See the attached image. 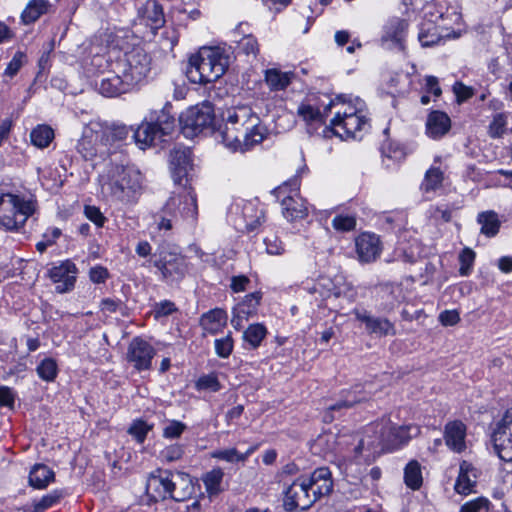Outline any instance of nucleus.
Instances as JSON below:
<instances>
[{
    "mask_svg": "<svg viewBox=\"0 0 512 512\" xmlns=\"http://www.w3.org/2000/svg\"><path fill=\"white\" fill-rule=\"evenodd\" d=\"M113 200L121 203L134 202L141 194L142 175L132 168L114 166L109 170L108 181L103 185Z\"/></svg>",
    "mask_w": 512,
    "mask_h": 512,
    "instance_id": "20e7f679",
    "label": "nucleus"
},
{
    "mask_svg": "<svg viewBox=\"0 0 512 512\" xmlns=\"http://www.w3.org/2000/svg\"><path fill=\"white\" fill-rule=\"evenodd\" d=\"M439 321L444 326H453L460 321L459 313L455 310H445L440 313Z\"/></svg>",
    "mask_w": 512,
    "mask_h": 512,
    "instance_id": "052dcab7",
    "label": "nucleus"
},
{
    "mask_svg": "<svg viewBox=\"0 0 512 512\" xmlns=\"http://www.w3.org/2000/svg\"><path fill=\"white\" fill-rule=\"evenodd\" d=\"M172 483L169 498L181 502L189 499L194 493V486L189 475L184 473H172Z\"/></svg>",
    "mask_w": 512,
    "mask_h": 512,
    "instance_id": "412c9836",
    "label": "nucleus"
},
{
    "mask_svg": "<svg viewBox=\"0 0 512 512\" xmlns=\"http://www.w3.org/2000/svg\"><path fill=\"white\" fill-rule=\"evenodd\" d=\"M188 77L194 83L207 84L218 80L229 65V56L220 47H202L189 59Z\"/></svg>",
    "mask_w": 512,
    "mask_h": 512,
    "instance_id": "f03ea898",
    "label": "nucleus"
},
{
    "mask_svg": "<svg viewBox=\"0 0 512 512\" xmlns=\"http://www.w3.org/2000/svg\"><path fill=\"white\" fill-rule=\"evenodd\" d=\"M282 214L288 221L302 219L307 215V208L299 196H286L281 202Z\"/></svg>",
    "mask_w": 512,
    "mask_h": 512,
    "instance_id": "a878e982",
    "label": "nucleus"
},
{
    "mask_svg": "<svg viewBox=\"0 0 512 512\" xmlns=\"http://www.w3.org/2000/svg\"><path fill=\"white\" fill-rule=\"evenodd\" d=\"M306 481L310 486L317 485L318 483L322 481H330L331 479V472L326 467H321L316 469L310 477L305 478Z\"/></svg>",
    "mask_w": 512,
    "mask_h": 512,
    "instance_id": "13d9d810",
    "label": "nucleus"
},
{
    "mask_svg": "<svg viewBox=\"0 0 512 512\" xmlns=\"http://www.w3.org/2000/svg\"><path fill=\"white\" fill-rule=\"evenodd\" d=\"M233 350V340L230 335L215 340L216 354L221 358H227Z\"/></svg>",
    "mask_w": 512,
    "mask_h": 512,
    "instance_id": "603ef678",
    "label": "nucleus"
},
{
    "mask_svg": "<svg viewBox=\"0 0 512 512\" xmlns=\"http://www.w3.org/2000/svg\"><path fill=\"white\" fill-rule=\"evenodd\" d=\"M295 77L293 72H282L279 69L271 68L265 71L264 80L271 91L286 89Z\"/></svg>",
    "mask_w": 512,
    "mask_h": 512,
    "instance_id": "bb28decb",
    "label": "nucleus"
},
{
    "mask_svg": "<svg viewBox=\"0 0 512 512\" xmlns=\"http://www.w3.org/2000/svg\"><path fill=\"white\" fill-rule=\"evenodd\" d=\"M474 260L475 252L470 248H464L459 255V261L461 263L459 272L462 276H467L470 273Z\"/></svg>",
    "mask_w": 512,
    "mask_h": 512,
    "instance_id": "09e8293b",
    "label": "nucleus"
},
{
    "mask_svg": "<svg viewBox=\"0 0 512 512\" xmlns=\"http://www.w3.org/2000/svg\"><path fill=\"white\" fill-rule=\"evenodd\" d=\"M478 479V470L469 462L462 461L455 483V491L467 495L473 491Z\"/></svg>",
    "mask_w": 512,
    "mask_h": 512,
    "instance_id": "6ab92c4d",
    "label": "nucleus"
},
{
    "mask_svg": "<svg viewBox=\"0 0 512 512\" xmlns=\"http://www.w3.org/2000/svg\"><path fill=\"white\" fill-rule=\"evenodd\" d=\"M118 72L133 86L142 81L151 70V57L141 47H133L115 62Z\"/></svg>",
    "mask_w": 512,
    "mask_h": 512,
    "instance_id": "423d86ee",
    "label": "nucleus"
},
{
    "mask_svg": "<svg viewBox=\"0 0 512 512\" xmlns=\"http://www.w3.org/2000/svg\"><path fill=\"white\" fill-rule=\"evenodd\" d=\"M491 439L499 458L506 462L512 461V409L507 410L497 423Z\"/></svg>",
    "mask_w": 512,
    "mask_h": 512,
    "instance_id": "9d476101",
    "label": "nucleus"
},
{
    "mask_svg": "<svg viewBox=\"0 0 512 512\" xmlns=\"http://www.w3.org/2000/svg\"><path fill=\"white\" fill-rule=\"evenodd\" d=\"M466 426L459 420L449 422L445 426L444 438L446 445L460 453L465 448Z\"/></svg>",
    "mask_w": 512,
    "mask_h": 512,
    "instance_id": "aec40b11",
    "label": "nucleus"
},
{
    "mask_svg": "<svg viewBox=\"0 0 512 512\" xmlns=\"http://www.w3.org/2000/svg\"><path fill=\"white\" fill-rule=\"evenodd\" d=\"M408 24L405 20L394 19L386 27L387 39H390L396 43H401L404 37V33L407 30Z\"/></svg>",
    "mask_w": 512,
    "mask_h": 512,
    "instance_id": "58836bf2",
    "label": "nucleus"
},
{
    "mask_svg": "<svg viewBox=\"0 0 512 512\" xmlns=\"http://www.w3.org/2000/svg\"><path fill=\"white\" fill-rule=\"evenodd\" d=\"M332 226L340 232H348L356 227V219L350 215H337L332 220Z\"/></svg>",
    "mask_w": 512,
    "mask_h": 512,
    "instance_id": "49530a36",
    "label": "nucleus"
},
{
    "mask_svg": "<svg viewBox=\"0 0 512 512\" xmlns=\"http://www.w3.org/2000/svg\"><path fill=\"white\" fill-rule=\"evenodd\" d=\"M55 479L54 472L44 464H35L29 474V483L37 489H44Z\"/></svg>",
    "mask_w": 512,
    "mask_h": 512,
    "instance_id": "c756f323",
    "label": "nucleus"
},
{
    "mask_svg": "<svg viewBox=\"0 0 512 512\" xmlns=\"http://www.w3.org/2000/svg\"><path fill=\"white\" fill-rule=\"evenodd\" d=\"M358 386L354 388L353 391H349L344 400H341L334 405L328 407L323 415V420L326 423H330L335 419L334 413L341 412L342 410L352 408L355 404L360 403L366 400V397H357Z\"/></svg>",
    "mask_w": 512,
    "mask_h": 512,
    "instance_id": "c85d7f7f",
    "label": "nucleus"
},
{
    "mask_svg": "<svg viewBox=\"0 0 512 512\" xmlns=\"http://www.w3.org/2000/svg\"><path fill=\"white\" fill-rule=\"evenodd\" d=\"M183 204L182 214L184 217L195 219L197 216L196 196L191 192H187L183 196Z\"/></svg>",
    "mask_w": 512,
    "mask_h": 512,
    "instance_id": "8fccbe9b",
    "label": "nucleus"
},
{
    "mask_svg": "<svg viewBox=\"0 0 512 512\" xmlns=\"http://www.w3.org/2000/svg\"><path fill=\"white\" fill-rule=\"evenodd\" d=\"M213 122L214 111L210 103L190 107L179 116L181 131L187 138H193L210 129Z\"/></svg>",
    "mask_w": 512,
    "mask_h": 512,
    "instance_id": "0eeeda50",
    "label": "nucleus"
},
{
    "mask_svg": "<svg viewBox=\"0 0 512 512\" xmlns=\"http://www.w3.org/2000/svg\"><path fill=\"white\" fill-rule=\"evenodd\" d=\"M451 127V120L448 115L441 111H432L426 122L427 134L438 139L444 136Z\"/></svg>",
    "mask_w": 512,
    "mask_h": 512,
    "instance_id": "5701e85b",
    "label": "nucleus"
},
{
    "mask_svg": "<svg viewBox=\"0 0 512 512\" xmlns=\"http://www.w3.org/2000/svg\"><path fill=\"white\" fill-rule=\"evenodd\" d=\"M154 355L155 349L148 342L134 338L128 347L127 359L137 370H146L151 367Z\"/></svg>",
    "mask_w": 512,
    "mask_h": 512,
    "instance_id": "ddd939ff",
    "label": "nucleus"
},
{
    "mask_svg": "<svg viewBox=\"0 0 512 512\" xmlns=\"http://www.w3.org/2000/svg\"><path fill=\"white\" fill-rule=\"evenodd\" d=\"M54 137V130L45 124L37 125L30 133L31 143L40 149L48 147Z\"/></svg>",
    "mask_w": 512,
    "mask_h": 512,
    "instance_id": "473e14b6",
    "label": "nucleus"
},
{
    "mask_svg": "<svg viewBox=\"0 0 512 512\" xmlns=\"http://www.w3.org/2000/svg\"><path fill=\"white\" fill-rule=\"evenodd\" d=\"M223 476L224 473L219 468L213 469L204 476L203 481L207 491L210 494H217L221 490L220 484L222 482Z\"/></svg>",
    "mask_w": 512,
    "mask_h": 512,
    "instance_id": "c03bdc74",
    "label": "nucleus"
},
{
    "mask_svg": "<svg viewBox=\"0 0 512 512\" xmlns=\"http://www.w3.org/2000/svg\"><path fill=\"white\" fill-rule=\"evenodd\" d=\"M162 135L159 133L153 122L144 121L142 122L132 134V138L136 145L144 150L155 144L157 138H161Z\"/></svg>",
    "mask_w": 512,
    "mask_h": 512,
    "instance_id": "4be33fe9",
    "label": "nucleus"
},
{
    "mask_svg": "<svg viewBox=\"0 0 512 512\" xmlns=\"http://www.w3.org/2000/svg\"><path fill=\"white\" fill-rule=\"evenodd\" d=\"M477 222L481 225L480 233L487 237L497 235L501 226L498 214L492 210L479 213Z\"/></svg>",
    "mask_w": 512,
    "mask_h": 512,
    "instance_id": "2f4dec72",
    "label": "nucleus"
},
{
    "mask_svg": "<svg viewBox=\"0 0 512 512\" xmlns=\"http://www.w3.org/2000/svg\"><path fill=\"white\" fill-rule=\"evenodd\" d=\"M15 395L11 388L7 386L0 387V406L12 408L14 405Z\"/></svg>",
    "mask_w": 512,
    "mask_h": 512,
    "instance_id": "0e129e2a",
    "label": "nucleus"
},
{
    "mask_svg": "<svg viewBox=\"0 0 512 512\" xmlns=\"http://www.w3.org/2000/svg\"><path fill=\"white\" fill-rule=\"evenodd\" d=\"M331 125L336 129V134L355 137L356 132L361 131L363 126L366 125V119L359 115L357 111H351L350 113L338 111L331 120Z\"/></svg>",
    "mask_w": 512,
    "mask_h": 512,
    "instance_id": "9b49d317",
    "label": "nucleus"
},
{
    "mask_svg": "<svg viewBox=\"0 0 512 512\" xmlns=\"http://www.w3.org/2000/svg\"><path fill=\"white\" fill-rule=\"evenodd\" d=\"M34 212L32 203L17 195H0V225L7 230H18Z\"/></svg>",
    "mask_w": 512,
    "mask_h": 512,
    "instance_id": "39448f33",
    "label": "nucleus"
},
{
    "mask_svg": "<svg viewBox=\"0 0 512 512\" xmlns=\"http://www.w3.org/2000/svg\"><path fill=\"white\" fill-rule=\"evenodd\" d=\"M267 334V330L262 324H251L244 332L243 338L253 348L258 347L264 337Z\"/></svg>",
    "mask_w": 512,
    "mask_h": 512,
    "instance_id": "4c0bfd02",
    "label": "nucleus"
},
{
    "mask_svg": "<svg viewBox=\"0 0 512 512\" xmlns=\"http://www.w3.org/2000/svg\"><path fill=\"white\" fill-rule=\"evenodd\" d=\"M149 430L150 426L144 421L137 420L130 426L128 433L134 436L138 442H143Z\"/></svg>",
    "mask_w": 512,
    "mask_h": 512,
    "instance_id": "864d4df0",
    "label": "nucleus"
},
{
    "mask_svg": "<svg viewBox=\"0 0 512 512\" xmlns=\"http://www.w3.org/2000/svg\"><path fill=\"white\" fill-rule=\"evenodd\" d=\"M61 496V493H59L58 491H54L50 494L43 496L39 501L34 503L33 512H44L45 510L56 504L60 500Z\"/></svg>",
    "mask_w": 512,
    "mask_h": 512,
    "instance_id": "de8ad7c7",
    "label": "nucleus"
},
{
    "mask_svg": "<svg viewBox=\"0 0 512 512\" xmlns=\"http://www.w3.org/2000/svg\"><path fill=\"white\" fill-rule=\"evenodd\" d=\"M132 86L126 77L117 71L116 64H114L113 69L102 76L99 91L104 96L115 97L126 93Z\"/></svg>",
    "mask_w": 512,
    "mask_h": 512,
    "instance_id": "4468645a",
    "label": "nucleus"
},
{
    "mask_svg": "<svg viewBox=\"0 0 512 512\" xmlns=\"http://www.w3.org/2000/svg\"><path fill=\"white\" fill-rule=\"evenodd\" d=\"M261 300V293L254 292L245 297V299L238 305V319L245 318L246 320L256 313L257 307Z\"/></svg>",
    "mask_w": 512,
    "mask_h": 512,
    "instance_id": "c9c22d12",
    "label": "nucleus"
},
{
    "mask_svg": "<svg viewBox=\"0 0 512 512\" xmlns=\"http://www.w3.org/2000/svg\"><path fill=\"white\" fill-rule=\"evenodd\" d=\"M333 488V482L330 481H322L318 483L317 485L311 486V491L313 492L314 496H316V500L322 496L328 495Z\"/></svg>",
    "mask_w": 512,
    "mask_h": 512,
    "instance_id": "e2e57ef3",
    "label": "nucleus"
},
{
    "mask_svg": "<svg viewBox=\"0 0 512 512\" xmlns=\"http://www.w3.org/2000/svg\"><path fill=\"white\" fill-rule=\"evenodd\" d=\"M444 176L443 172L439 168H430L425 175V179L422 183V189L425 192H430L441 187Z\"/></svg>",
    "mask_w": 512,
    "mask_h": 512,
    "instance_id": "79ce46f5",
    "label": "nucleus"
},
{
    "mask_svg": "<svg viewBox=\"0 0 512 512\" xmlns=\"http://www.w3.org/2000/svg\"><path fill=\"white\" fill-rule=\"evenodd\" d=\"M85 215L86 217L94 222L97 226L101 227L104 224L105 217L100 212V210L97 207L94 206H86L85 207Z\"/></svg>",
    "mask_w": 512,
    "mask_h": 512,
    "instance_id": "680f3d73",
    "label": "nucleus"
},
{
    "mask_svg": "<svg viewBox=\"0 0 512 512\" xmlns=\"http://www.w3.org/2000/svg\"><path fill=\"white\" fill-rule=\"evenodd\" d=\"M49 3L47 0H31L21 14L24 24L35 22L42 14L48 10Z\"/></svg>",
    "mask_w": 512,
    "mask_h": 512,
    "instance_id": "72a5a7b5",
    "label": "nucleus"
},
{
    "mask_svg": "<svg viewBox=\"0 0 512 512\" xmlns=\"http://www.w3.org/2000/svg\"><path fill=\"white\" fill-rule=\"evenodd\" d=\"M108 270L102 266H96L90 269L89 276L94 283H104L108 278Z\"/></svg>",
    "mask_w": 512,
    "mask_h": 512,
    "instance_id": "69168bd1",
    "label": "nucleus"
},
{
    "mask_svg": "<svg viewBox=\"0 0 512 512\" xmlns=\"http://www.w3.org/2000/svg\"><path fill=\"white\" fill-rule=\"evenodd\" d=\"M254 450L255 447H251L245 453H239L235 448L224 449L215 452L213 457L231 463L244 462Z\"/></svg>",
    "mask_w": 512,
    "mask_h": 512,
    "instance_id": "a19ab883",
    "label": "nucleus"
},
{
    "mask_svg": "<svg viewBox=\"0 0 512 512\" xmlns=\"http://www.w3.org/2000/svg\"><path fill=\"white\" fill-rule=\"evenodd\" d=\"M100 130L91 127L84 129L81 139L78 141L77 150L86 160H91L98 154L104 153L105 145L101 142Z\"/></svg>",
    "mask_w": 512,
    "mask_h": 512,
    "instance_id": "f3484780",
    "label": "nucleus"
},
{
    "mask_svg": "<svg viewBox=\"0 0 512 512\" xmlns=\"http://www.w3.org/2000/svg\"><path fill=\"white\" fill-rule=\"evenodd\" d=\"M154 266L161 272L167 283H179L187 273L188 267L185 258L177 253L162 251L154 256Z\"/></svg>",
    "mask_w": 512,
    "mask_h": 512,
    "instance_id": "6e6552de",
    "label": "nucleus"
},
{
    "mask_svg": "<svg viewBox=\"0 0 512 512\" xmlns=\"http://www.w3.org/2000/svg\"><path fill=\"white\" fill-rule=\"evenodd\" d=\"M170 167L174 182L181 184L184 177L188 176L192 169V152L184 146H176L170 152Z\"/></svg>",
    "mask_w": 512,
    "mask_h": 512,
    "instance_id": "2eb2a0df",
    "label": "nucleus"
},
{
    "mask_svg": "<svg viewBox=\"0 0 512 512\" xmlns=\"http://www.w3.org/2000/svg\"><path fill=\"white\" fill-rule=\"evenodd\" d=\"M506 124V117L503 114L495 115L492 122L489 125V135L492 138L501 137L505 132Z\"/></svg>",
    "mask_w": 512,
    "mask_h": 512,
    "instance_id": "3c124183",
    "label": "nucleus"
},
{
    "mask_svg": "<svg viewBox=\"0 0 512 512\" xmlns=\"http://www.w3.org/2000/svg\"><path fill=\"white\" fill-rule=\"evenodd\" d=\"M490 501L485 497H478L464 503L459 512H488L490 509Z\"/></svg>",
    "mask_w": 512,
    "mask_h": 512,
    "instance_id": "a18cd8bd",
    "label": "nucleus"
},
{
    "mask_svg": "<svg viewBox=\"0 0 512 512\" xmlns=\"http://www.w3.org/2000/svg\"><path fill=\"white\" fill-rule=\"evenodd\" d=\"M172 473L170 471H159L151 474L146 483V493L151 500L157 502L169 498L171 493Z\"/></svg>",
    "mask_w": 512,
    "mask_h": 512,
    "instance_id": "dca6fc26",
    "label": "nucleus"
},
{
    "mask_svg": "<svg viewBox=\"0 0 512 512\" xmlns=\"http://www.w3.org/2000/svg\"><path fill=\"white\" fill-rule=\"evenodd\" d=\"M316 501L311 491V486L304 477L295 480L286 490L284 498V507L288 512L297 509L305 511L309 509Z\"/></svg>",
    "mask_w": 512,
    "mask_h": 512,
    "instance_id": "1a4fd4ad",
    "label": "nucleus"
},
{
    "mask_svg": "<svg viewBox=\"0 0 512 512\" xmlns=\"http://www.w3.org/2000/svg\"><path fill=\"white\" fill-rule=\"evenodd\" d=\"M250 282L249 278L245 275L234 276L231 279V289L238 293L246 289V285Z\"/></svg>",
    "mask_w": 512,
    "mask_h": 512,
    "instance_id": "774afa93",
    "label": "nucleus"
},
{
    "mask_svg": "<svg viewBox=\"0 0 512 512\" xmlns=\"http://www.w3.org/2000/svg\"><path fill=\"white\" fill-rule=\"evenodd\" d=\"M356 317L365 324L369 333L378 334L380 336L394 335V325L386 318L373 317L367 313H357Z\"/></svg>",
    "mask_w": 512,
    "mask_h": 512,
    "instance_id": "b1692460",
    "label": "nucleus"
},
{
    "mask_svg": "<svg viewBox=\"0 0 512 512\" xmlns=\"http://www.w3.org/2000/svg\"><path fill=\"white\" fill-rule=\"evenodd\" d=\"M420 429L416 425L395 426L388 420L373 424L361 439L358 448L381 447L382 450H393L406 444L412 437L417 436Z\"/></svg>",
    "mask_w": 512,
    "mask_h": 512,
    "instance_id": "7ed1b4c3",
    "label": "nucleus"
},
{
    "mask_svg": "<svg viewBox=\"0 0 512 512\" xmlns=\"http://www.w3.org/2000/svg\"><path fill=\"white\" fill-rule=\"evenodd\" d=\"M176 310L175 304L171 301L165 300L155 306V317L167 316Z\"/></svg>",
    "mask_w": 512,
    "mask_h": 512,
    "instance_id": "338daca9",
    "label": "nucleus"
},
{
    "mask_svg": "<svg viewBox=\"0 0 512 512\" xmlns=\"http://www.w3.org/2000/svg\"><path fill=\"white\" fill-rule=\"evenodd\" d=\"M170 104H167L161 111L150 115L149 121L153 122L162 136L170 135L175 128V118L170 115Z\"/></svg>",
    "mask_w": 512,
    "mask_h": 512,
    "instance_id": "cd10ccee",
    "label": "nucleus"
},
{
    "mask_svg": "<svg viewBox=\"0 0 512 512\" xmlns=\"http://www.w3.org/2000/svg\"><path fill=\"white\" fill-rule=\"evenodd\" d=\"M297 113L306 122H324L325 115L309 103H301Z\"/></svg>",
    "mask_w": 512,
    "mask_h": 512,
    "instance_id": "37998d69",
    "label": "nucleus"
},
{
    "mask_svg": "<svg viewBox=\"0 0 512 512\" xmlns=\"http://www.w3.org/2000/svg\"><path fill=\"white\" fill-rule=\"evenodd\" d=\"M101 142L105 146L121 142L127 139L130 129L124 124H112L110 126L100 127Z\"/></svg>",
    "mask_w": 512,
    "mask_h": 512,
    "instance_id": "7c9ffc66",
    "label": "nucleus"
},
{
    "mask_svg": "<svg viewBox=\"0 0 512 512\" xmlns=\"http://www.w3.org/2000/svg\"><path fill=\"white\" fill-rule=\"evenodd\" d=\"M418 39L423 47H430L437 44L442 36L438 32V27L429 23L421 27Z\"/></svg>",
    "mask_w": 512,
    "mask_h": 512,
    "instance_id": "e433bc0d",
    "label": "nucleus"
},
{
    "mask_svg": "<svg viewBox=\"0 0 512 512\" xmlns=\"http://www.w3.org/2000/svg\"><path fill=\"white\" fill-rule=\"evenodd\" d=\"M24 59L25 54L23 52H16L12 60L9 62L4 74L9 77L15 76L22 67Z\"/></svg>",
    "mask_w": 512,
    "mask_h": 512,
    "instance_id": "6e6d98bb",
    "label": "nucleus"
},
{
    "mask_svg": "<svg viewBox=\"0 0 512 512\" xmlns=\"http://www.w3.org/2000/svg\"><path fill=\"white\" fill-rule=\"evenodd\" d=\"M239 47L246 55H253L256 57L259 52L258 42L256 38L251 35L243 37L239 42Z\"/></svg>",
    "mask_w": 512,
    "mask_h": 512,
    "instance_id": "5fc2aeb1",
    "label": "nucleus"
},
{
    "mask_svg": "<svg viewBox=\"0 0 512 512\" xmlns=\"http://www.w3.org/2000/svg\"><path fill=\"white\" fill-rule=\"evenodd\" d=\"M37 374L38 376L47 382L53 381L58 373V366L54 359L45 358L40 364L37 366Z\"/></svg>",
    "mask_w": 512,
    "mask_h": 512,
    "instance_id": "ea45409f",
    "label": "nucleus"
},
{
    "mask_svg": "<svg viewBox=\"0 0 512 512\" xmlns=\"http://www.w3.org/2000/svg\"><path fill=\"white\" fill-rule=\"evenodd\" d=\"M358 258L361 262L369 263L375 261L381 252L379 237L375 234L362 233L355 241Z\"/></svg>",
    "mask_w": 512,
    "mask_h": 512,
    "instance_id": "a211bd4d",
    "label": "nucleus"
},
{
    "mask_svg": "<svg viewBox=\"0 0 512 512\" xmlns=\"http://www.w3.org/2000/svg\"><path fill=\"white\" fill-rule=\"evenodd\" d=\"M77 268L71 261H64L49 270L50 279L56 284L58 293H66L74 288Z\"/></svg>",
    "mask_w": 512,
    "mask_h": 512,
    "instance_id": "f8f14e48",
    "label": "nucleus"
},
{
    "mask_svg": "<svg viewBox=\"0 0 512 512\" xmlns=\"http://www.w3.org/2000/svg\"><path fill=\"white\" fill-rule=\"evenodd\" d=\"M453 92L456 95L458 103H462L474 95L473 88L466 86L462 82H456L453 85Z\"/></svg>",
    "mask_w": 512,
    "mask_h": 512,
    "instance_id": "4d7b16f0",
    "label": "nucleus"
},
{
    "mask_svg": "<svg viewBox=\"0 0 512 512\" xmlns=\"http://www.w3.org/2000/svg\"><path fill=\"white\" fill-rule=\"evenodd\" d=\"M227 314L224 310L216 308L202 315L200 325L211 335L220 332L226 325Z\"/></svg>",
    "mask_w": 512,
    "mask_h": 512,
    "instance_id": "393cba45",
    "label": "nucleus"
},
{
    "mask_svg": "<svg viewBox=\"0 0 512 512\" xmlns=\"http://www.w3.org/2000/svg\"><path fill=\"white\" fill-rule=\"evenodd\" d=\"M404 482L412 490H418L423 482L421 466L416 460L410 461L404 469Z\"/></svg>",
    "mask_w": 512,
    "mask_h": 512,
    "instance_id": "f704fd0d",
    "label": "nucleus"
},
{
    "mask_svg": "<svg viewBox=\"0 0 512 512\" xmlns=\"http://www.w3.org/2000/svg\"><path fill=\"white\" fill-rule=\"evenodd\" d=\"M222 142L233 151L246 152L267 135L261 119L248 105L231 107L223 113Z\"/></svg>",
    "mask_w": 512,
    "mask_h": 512,
    "instance_id": "f257e3e1",
    "label": "nucleus"
},
{
    "mask_svg": "<svg viewBox=\"0 0 512 512\" xmlns=\"http://www.w3.org/2000/svg\"><path fill=\"white\" fill-rule=\"evenodd\" d=\"M185 424L179 421H172L164 428V436L166 438H177L185 429Z\"/></svg>",
    "mask_w": 512,
    "mask_h": 512,
    "instance_id": "bf43d9fd",
    "label": "nucleus"
}]
</instances>
